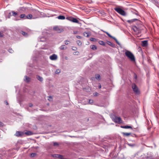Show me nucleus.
<instances>
[{"mask_svg": "<svg viewBox=\"0 0 159 159\" xmlns=\"http://www.w3.org/2000/svg\"><path fill=\"white\" fill-rule=\"evenodd\" d=\"M126 56L132 61H135V59L134 54L130 51H127L125 52Z\"/></svg>", "mask_w": 159, "mask_h": 159, "instance_id": "f257e3e1", "label": "nucleus"}, {"mask_svg": "<svg viewBox=\"0 0 159 159\" xmlns=\"http://www.w3.org/2000/svg\"><path fill=\"white\" fill-rule=\"evenodd\" d=\"M114 10L117 13L123 16H125L126 15V12L122 9L119 7H116Z\"/></svg>", "mask_w": 159, "mask_h": 159, "instance_id": "f03ea898", "label": "nucleus"}, {"mask_svg": "<svg viewBox=\"0 0 159 159\" xmlns=\"http://www.w3.org/2000/svg\"><path fill=\"white\" fill-rule=\"evenodd\" d=\"M33 19H34L38 18H39L40 16V15L41 14V13L39 11L34 10L33 11Z\"/></svg>", "mask_w": 159, "mask_h": 159, "instance_id": "7ed1b4c3", "label": "nucleus"}, {"mask_svg": "<svg viewBox=\"0 0 159 159\" xmlns=\"http://www.w3.org/2000/svg\"><path fill=\"white\" fill-rule=\"evenodd\" d=\"M132 88L134 92L136 94H140V91L137 85L135 84H132Z\"/></svg>", "mask_w": 159, "mask_h": 159, "instance_id": "20e7f679", "label": "nucleus"}, {"mask_svg": "<svg viewBox=\"0 0 159 159\" xmlns=\"http://www.w3.org/2000/svg\"><path fill=\"white\" fill-rule=\"evenodd\" d=\"M114 121L115 123H122V120L120 117L116 116L114 119Z\"/></svg>", "mask_w": 159, "mask_h": 159, "instance_id": "39448f33", "label": "nucleus"}, {"mask_svg": "<svg viewBox=\"0 0 159 159\" xmlns=\"http://www.w3.org/2000/svg\"><path fill=\"white\" fill-rule=\"evenodd\" d=\"M15 135L18 137H22L24 136V132L20 131H17L16 132Z\"/></svg>", "mask_w": 159, "mask_h": 159, "instance_id": "423d86ee", "label": "nucleus"}, {"mask_svg": "<svg viewBox=\"0 0 159 159\" xmlns=\"http://www.w3.org/2000/svg\"><path fill=\"white\" fill-rule=\"evenodd\" d=\"M53 30L58 33H61L63 31V29L58 26H55L53 27Z\"/></svg>", "mask_w": 159, "mask_h": 159, "instance_id": "0eeeda50", "label": "nucleus"}, {"mask_svg": "<svg viewBox=\"0 0 159 159\" xmlns=\"http://www.w3.org/2000/svg\"><path fill=\"white\" fill-rule=\"evenodd\" d=\"M11 13H12V16H13L16 18L15 20H20L19 19H18V13L17 12H15L14 11H11Z\"/></svg>", "mask_w": 159, "mask_h": 159, "instance_id": "6e6552de", "label": "nucleus"}, {"mask_svg": "<svg viewBox=\"0 0 159 159\" xmlns=\"http://www.w3.org/2000/svg\"><path fill=\"white\" fill-rule=\"evenodd\" d=\"M104 32L110 38L113 39H114L116 42L118 44H119V42L118 41L117 39L108 33L106 31H104Z\"/></svg>", "mask_w": 159, "mask_h": 159, "instance_id": "1a4fd4ad", "label": "nucleus"}, {"mask_svg": "<svg viewBox=\"0 0 159 159\" xmlns=\"http://www.w3.org/2000/svg\"><path fill=\"white\" fill-rule=\"evenodd\" d=\"M104 32L110 38L113 39H114L116 42L118 44H119V42L118 41L117 39L108 33L106 31H104Z\"/></svg>", "mask_w": 159, "mask_h": 159, "instance_id": "9d476101", "label": "nucleus"}, {"mask_svg": "<svg viewBox=\"0 0 159 159\" xmlns=\"http://www.w3.org/2000/svg\"><path fill=\"white\" fill-rule=\"evenodd\" d=\"M133 30L135 32L139 33H140V31L139 28L137 27L136 26H134L133 27Z\"/></svg>", "mask_w": 159, "mask_h": 159, "instance_id": "9b49d317", "label": "nucleus"}, {"mask_svg": "<svg viewBox=\"0 0 159 159\" xmlns=\"http://www.w3.org/2000/svg\"><path fill=\"white\" fill-rule=\"evenodd\" d=\"M57 56L55 54H53L50 57V58L52 60H56L57 59Z\"/></svg>", "mask_w": 159, "mask_h": 159, "instance_id": "f8f14e48", "label": "nucleus"}, {"mask_svg": "<svg viewBox=\"0 0 159 159\" xmlns=\"http://www.w3.org/2000/svg\"><path fill=\"white\" fill-rule=\"evenodd\" d=\"M141 45L143 47H146L148 45V42L147 40H144L142 41Z\"/></svg>", "mask_w": 159, "mask_h": 159, "instance_id": "ddd939ff", "label": "nucleus"}, {"mask_svg": "<svg viewBox=\"0 0 159 159\" xmlns=\"http://www.w3.org/2000/svg\"><path fill=\"white\" fill-rule=\"evenodd\" d=\"M33 134L32 132L29 130H27L26 132H24V135L26 134L27 135H30Z\"/></svg>", "mask_w": 159, "mask_h": 159, "instance_id": "4468645a", "label": "nucleus"}, {"mask_svg": "<svg viewBox=\"0 0 159 159\" xmlns=\"http://www.w3.org/2000/svg\"><path fill=\"white\" fill-rule=\"evenodd\" d=\"M26 19H33V16L31 14H29L26 16Z\"/></svg>", "mask_w": 159, "mask_h": 159, "instance_id": "2eb2a0df", "label": "nucleus"}, {"mask_svg": "<svg viewBox=\"0 0 159 159\" xmlns=\"http://www.w3.org/2000/svg\"><path fill=\"white\" fill-rule=\"evenodd\" d=\"M121 128H124V129H133L132 127L130 126L129 125H125V126H120Z\"/></svg>", "mask_w": 159, "mask_h": 159, "instance_id": "dca6fc26", "label": "nucleus"}, {"mask_svg": "<svg viewBox=\"0 0 159 159\" xmlns=\"http://www.w3.org/2000/svg\"><path fill=\"white\" fill-rule=\"evenodd\" d=\"M107 43L112 47L114 48L115 47V44L112 43L111 42L107 41Z\"/></svg>", "mask_w": 159, "mask_h": 159, "instance_id": "f3484780", "label": "nucleus"}, {"mask_svg": "<svg viewBox=\"0 0 159 159\" xmlns=\"http://www.w3.org/2000/svg\"><path fill=\"white\" fill-rule=\"evenodd\" d=\"M20 33L23 36L25 37H27L28 36V34L27 33L24 32L23 31H21Z\"/></svg>", "mask_w": 159, "mask_h": 159, "instance_id": "a211bd4d", "label": "nucleus"}, {"mask_svg": "<svg viewBox=\"0 0 159 159\" xmlns=\"http://www.w3.org/2000/svg\"><path fill=\"white\" fill-rule=\"evenodd\" d=\"M25 80L26 82L28 83L30 81V79L29 77L27 76H25Z\"/></svg>", "mask_w": 159, "mask_h": 159, "instance_id": "6ab92c4d", "label": "nucleus"}, {"mask_svg": "<svg viewBox=\"0 0 159 159\" xmlns=\"http://www.w3.org/2000/svg\"><path fill=\"white\" fill-rule=\"evenodd\" d=\"M67 48V47L65 45H61L60 47V49L61 50H65Z\"/></svg>", "mask_w": 159, "mask_h": 159, "instance_id": "aec40b11", "label": "nucleus"}, {"mask_svg": "<svg viewBox=\"0 0 159 159\" xmlns=\"http://www.w3.org/2000/svg\"><path fill=\"white\" fill-rule=\"evenodd\" d=\"M90 48L93 50H95L97 49V47L95 45H91L90 46Z\"/></svg>", "mask_w": 159, "mask_h": 159, "instance_id": "412c9836", "label": "nucleus"}, {"mask_svg": "<svg viewBox=\"0 0 159 159\" xmlns=\"http://www.w3.org/2000/svg\"><path fill=\"white\" fill-rule=\"evenodd\" d=\"M37 78L40 82H42L43 81V79L42 77L39 75H37Z\"/></svg>", "mask_w": 159, "mask_h": 159, "instance_id": "4be33fe9", "label": "nucleus"}, {"mask_svg": "<svg viewBox=\"0 0 159 159\" xmlns=\"http://www.w3.org/2000/svg\"><path fill=\"white\" fill-rule=\"evenodd\" d=\"M122 134L124 136H128L131 134V133H124L123 132Z\"/></svg>", "mask_w": 159, "mask_h": 159, "instance_id": "5701e85b", "label": "nucleus"}, {"mask_svg": "<svg viewBox=\"0 0 159 159\" xmlns=\"http://www.w3.org/2000/svg\"><path fill=\"white\" fill-rule=\"evenodd\" d=\"M136 20H139L138 19H133L131 20H129L127 21V22L129 23H132L134 21H136Z\"/></svg>", "mask_w": 159, "mask_h": 159, "instance_id": "b1692460", "label": "nucleus"}, {"mask_svg": "<svg viewBox=\"0 0 159 159\" xmlns=\"http://www.w3.org/2000/svg\"><path fill=\"white\" fill-rule=\"evenodd\" d=\"M98 43L102 45V46H105L106 45L104 41H101V40L99 41L98 42Z\"/></svg>", "mask_w": 159, "mask_h": 159, "instance_id": "393cba45", "label": "nucleus"}, {"mask_svg": "<svg viewBox=\"0 0 159 159\" xmlns=\"http://www.w3.org/2000/svg\"><path fill=\"white\" fill-rule=\"evenodd\" d=\"M57 18L59 19L64 20L65 19V17L63 16H58Z\"/></svg>", "mask_w": 159, "mask_h": 159, "instance_id": "a878e982", "label": "nucleus"}, {"mask_svg": "<svg viewBox=\"0 0 159 159\" xmlns=\"http://www.w3.org/2000/svg\"><path fill=\"white\" fill-rule=\"evenodd\" d=\"M26 16L25 15V14H21L20 16V17L21 18H22L24 19H26V18H25Z\"/></svg>", "mask_w": 159, "mask_h": 159, "instance_id": "bb28decb", "label": "nucleus"}, {"mask_svg": "<svg viewBox=\"0 0 159 159\" xmlns=\"http://www.w3.org/2000/svg\"><path fill=\"white\" fill-rule=\"evenodd\" d=\"M52 156L54 157L59 158L61 157V155L59 154H54L52 155Z\"/></svg>", "mask_w": 159, "mask_h": 159, "instance_id": "cd10ccee", "label": "nucleus"}, {"mask_svg": "<svg viewBox=\"0 0 159 159\" xmlns=\"http://www.w3.org/2000/svg\"><path fill=\"white\" fill-rule=\"evenodd\" d=\"M83 35L85 37H88L89 36V34L88 32H85L84 33Z\"/></svg>", "mask_w": 159, "mask_h": 159, "instance_id": "c85d7f7f", "label": "nucleus"}, {"mask_svg": "<svg viewBox=\"0 0 159 159\" xmlns=\"http://www.w3.org/2000/svg\"><path fill=\"white\" fill-rule=\"evenodd\" d=\"M72 21L73 22L76 23H77L78 22V20L77 19L73 18V17L72 19Z\"/></svg>", "mask_w": 159, "mask_h": 159, "instance_id": "c756f323", "label": "nucleus"}, {"mask_svg": "<svg viewBox=\"0 0 159 159\" xmlns=\"http://www.w3.org/2000/svg\"><path fill=\"white\" fill-rule=\"evenodd\" d=\"M76 43L79 46H81L82 45V42L80 40H77L76 41Z\"/></svg>", "mask_w": 159, "mask_h": 159, "instance_id": "7c9ffc66", "label": "nucleus"}, {"mask_svg": "<svg viewBox=\"0 0 159 159\" xmlns=\"http://www.w3.org/2000/svg\"><path fill=\"white\" fill-rule=\"evenodd\" d=\"M100 75L99 74H96L95 75V77H96V78L97 80H100Z\"/></svg>", "mask_w": 159, "mask_h": 159, "instance_id": "2f4dec72", "label": "nucleus"}, {"mask_svg": "<svg viewBox=\"0 0 159 159\" xmlns=\"http://www.w3.org/2000/svg\"><path fill=\"white\" fill-rule=\"evenodd\" d=\"M36 155V154L35 153H32L30 154V157H35Z\"/></svg>", "mask_w": 159, "mask_h": 159, "instance_id": "473e14b6", "label": "nucleus"}, {"mask_svg": "<svg viewBox=\"0 0 159 159\" xmlns=\"http://www.w3.org/2000/svg\"><path fill=\"white\" fill-rule=\"evenodd\" d=\"M11 13V12H10L9 13L8 15L7 16L8 18H10L11 16H12V13Z\"/></svg>", "mask_w": 159, "mask_h": 159, "instance_id": "72a5a7b5", "label": "nucleus"}, {"mask_svg": "<svg viewBox=\"0 0 159 159\" xmlns=\"http://www.w3.org/2000/svg\"><path fill=\"white\" fill-rule=\"evenodd\" d=\"M64 42H65V44L66 45H68L69 44V43H70V42L69 41L67 40H66Z\"/></svg>", "mask_w": 159, "mask_h": 159, "instance_id": "f704fd0d", "label": "nucleus"}, {"mask_svg": "<svg viewBox=\"0 0 159 159\" xmlns=\"http://www.w3.org/2000/svg\"><path fill=\"white\" fill-rule=\"evenodd\" d=\"M73 17H66V19H68V20L70 21H72V19Z\"/></svg>", "mask_w": 159, "mask_h": 159, "instance_id": "c9c22d12", "label": "nucleus"}, {"mask_svg": "<svg viewBox=\"0 0 159 159\" xmlns=\"http://www.w3.org/2000/svg\"><path fill=\"white\" fill-rule=\"evenodd\" d=\"M61 72V71H60V70H59V69H57L56 70V71H55V73L56 74H59Z\"/></svg>", "mask_w": 159, "mask_h": 159, "instance_id": "e433bc0d", "label": "nucleus"}, {"mask_svg": "<svg viewBox=\"0 0 159 159\" xmlns=\"http://www.w3.org/2000/svg\"><path fill=\"white\" fill-rule=\"evenodd\" d=\"M93 103V101L92 100L89 99V104H92Z\"/></svg>", "mask_w": 159, "mask_h": 159, "instance_id": "4c0bfd02", "label": "nucleus"}, {"mask_svg": "<svg viewBox=\"0 0 159 159\" xmlns=\"http://www.w3.org/2000/svg\"><path fill=\"white\" fill-rule=\"evenodd\" d=\"M59 145V144L57 142H54L53 143V146H58Z\"/></svg>", "mask_w": 159, "mask_h": 159, "instance_id": "58836bf2", "label": "nucleus"}, {"mask_svg": "<svg viewBox=\"0 0 159 159\" xmlns=\"http://www.w3.org/2000/svg\"><path fill=\"white\" fill-rule=\"evenodd\" d=\"M72 49L74 51H76L77 50V48L75 47H73Z\"/></svg>", "mask_w": 159, "mask_h": 159, "instance_id": "ea45409f", "label": "nucleus"}, {"mask_svg": "<svg viewBox=\"0 0 159 159\" xmlns=\"http://www.w3.org/2000/svg\"><path fill=\"white\" fill-rule=\"evenodd\" d=\"M95 39H95L93 38H91L90 39V40L92 41H95Z\"/></svg>", "mask_w": 159, "mask_h": 159, "instance_id": "a19ab883", "label": "nucleus"}, {"mask_svg": "<svg viewBox=\"0 0 159 159\" xmlns=\"http://www.w3.org/2000/svg\"><path fill=\"white\" fill-rule=\"evenodd\" d=\"M134 78L135 79H137V75H136V74L135 73H134Z\"/></svg>", "mask_w": 159, "mask_h": 159, "instance_id": "79ce46f5", "label": "nucleus"}, {"mask_svg": "<svg viewBox=\"0 0 159 159\" xmlns=\"http://www.w3.org/2000/svg\"><path fill=\"white\" fill-rule=\"evenodd\" d=\"M9 52L11 53H12L13 52V51L12 49H9Z\"/></svg>", "mask_w": 159, "mask_h": 159, "instance_id": "37998d69", "label": "nucleus"}, {"mask_svg": "<svg viewBox=\"0 0 159 159\" xmlns=\"http://www.w3.org/2000/svg\"><path fill=\"white\" fill-rule=\"evenodd\" d=\"M4 36V34L3 33L0 32V37H2Z\"/></svg>", "mask_w": 159, "mask_h": 159, "instance_id": "c03bdc74", "label": "nucleus"}, {"mask_svg": "<svg viewBox=\"0 0 159 159\" xmlns=\"http://www.w3.org/2000/svg\"><path fill=\"white\" fill-rule=\"evenodd\" d=\"M76 38L77 39H81L82 38V37L80 36H79V35H77L76 36Z\"/></svg>", "mask_w": 159, "mask_h": 159, "instance_id": "a18cd8bd", "label": "nucleus"}, {"mask_svg": "<svg viewBox=\"0 0 159 159\" xmlns=\"http://www.w3.org/2000/svg\"><path fill=\"white\" fill-rule=\"evenodd\" d=\"M33 104L31 103H30L29 104V106L30 107H32L33 106Z\"/></svg>", "mask_w": 159, "mask_h": 159, "instance_id": "49530a36", "label": "nucleus"}, {"mask_svg": "<svg viewBox=\"0 0 159 159\" xmlns=\"http://www.w3.org/2000/svg\"><path fill=\"white\" fill-rule=\"evenodd\" d=\"M98 88L101 89V85L100 84H99Z\"/></svg>", "mask_w": 159, "mask_h": 159, "instance_id": "de8ad7c7", "label": "nucleus"}, {"mask_svg": "<svg viewBox=\"0 0 159 159\" xmlns=\"http://www.w3.org/2000/svg\"><path fill=\"white\" fill-rule=\"evenodd\" d=\"M5 103L7 105H8V102H7V101H5Z\"/></svg>", "mask_w": 159, "mask_h": 159, "instance_id": "09e8293b", "label": "nucleus"}, {"mask_svg": "<svg viewBox=\"0 0 159 159\" xmlns=\"http://www.w3.org/2000/svg\"><path fill=\"white\" fill-rule=\"evenodd\" d=\"M49 98H52V97L51 96H49Z\"/></svg>", "mask_w": 159, "mask_h": 159, "instance_id": "8fccbe9b", "label": "nucleus"}, {"mask_svg": "<svg viewBox=\"0 0 159 159\" xmlns=\"http://www.w3.org/2000/svg\"><path fill=\"white\" fill-rule=\"evenodd\" d=\"M1 122L0 121V126L1 125Z\"/></svg>", "mask_w": 159, "mask_h": 159, "instance_id": "3c124183", "label": "nucleus"}]
</instances>
